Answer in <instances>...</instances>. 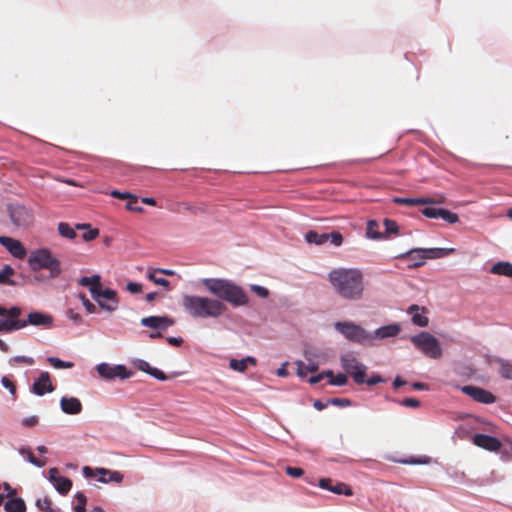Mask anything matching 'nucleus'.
<instances>
[{"instance_id":"4be33fe9","label":"nucleus","mask_w":512,"mask_h":512,"mask_svg":"<svg viewBox=\"0 0 512 512\" xmlns=\"http://www.w3.org/2000/svg\"><path fill=\"white\" fill-rule=\"evenodd\" d=\"M79 285L88 287L92 297L98 295V290L101 288V277L99 275H93L91 277H82L79 279Z\"/></svg>"},{"instance_id":"423d86ee","label":"nucleus","mask_w":512,"mask_h":512,"mask_svg":"<svg viewBox=\"0 0 512 512\" xmlns=\"http://www.w3.org/2000/svg\"><path fill=\"white\" fill-rule=\"evenodd\" d=\"M341 366L357 385L364 384L367 366L353 352H347L340 357Z\"/></svg>"},{"instance_id":"ea45409f","label":"nucleus","mask_w":512,"mask_h":512,"mask_svg":"<svg viewBox=\"0 0 512 512\" xmlns=\"http://www.w3.org/2000/svg\"><path fill=\"white\" fill-rule=\"evenodd\" d=\"M15 273L10 265H5L0 271V283H8L11 276Z\"/></svg>"},{"instance_id":"4468645a","label":"nucleus","mask_w":512,"mask_h":512,"mask_svg":"<svg viewBox=\"0 0 512 512\" xmlns=\"http://www.w3.org/2000/svg\"><path fill=\"white\" fill-rule=\"evenodd\" d=\"M0 244L15 258L24 259L27 255V250L21 241L9 237L0 236Z\"/></svg>"},{"instance_id":"c9c22d12","label":"nucleus","mask_w":512,"mask_h":512,"mask_svg":"<svg viewBox=\"0 0 512 512\" xmlns=\"http://www.w3.org/2000/svg\"><path fill=\"white\" fill-rule=\"evenodd\" d=\"M438 215H439V218H441L442 220H444L450 224H455L459 221L458 214L451 212L444 208H440V212Z\"/></svg>"},{"instance_id":"20e7f679","label":"nucleus","mask_w":512,"mask_h":512,"mask_svg":"<svg viewBox=\"0 0 512 512\" xmlns=\"http://www.w3.org/2000/svg\"><path fill=\"white\" fill-rule=\"evenodd\" d=\"M28 264L33 271L48 270L52 278L58 277L62 272L60 261L47 248L32 251L28 258Z\"/></svg>"},{"instance_id":"0eeeda50","label":"nucleus","mask_w":512,"mask_h":512,"mask_svg":"<svg viewBox=\"0 0 512 512\" xmlns=\"http://www.w3.org/2000/svg\"><path fill=\"white\" fill-rule=\"evenodd\" d=\"M22 314L21 308L14 306L10 309L0 305V332L10 333L16 330L23 329L27 326V322L19 319Z\"/></svg>"},{"instance_id":"a878e982","label":"nucleus","mask_w":512,"mask_h":512,"mask_svg":"<svg viewBox=\"0 0 512 512\" xmlns=\"http://www.w3.org/2000/svg\"><path fill=\"white\" fill-rule=\"evenodd\" d=\"M248 364L256 365V359L251 356H248V357L240 359V360L231 359L229 362V367L232 370H235L238 372H244L247 369Z\"/></svg>"},{"instance_id":"9d476101","label":"nucleus","mask_w":512,"mask_h":512,"mask_svg":"<svg viewBox=\"0 0 512 512\" xmlns=\"http://www.w3.org/2000/svg\"><path fill=\"white\" fill-rule=\"evenodd\" d=\"M96 370L106 380H113L115 378L124 380L130 378L133 374L124 365H110L108 363L97 365Z\"/></svg>"},{"instance_id":"a18cd8bd","label":"nucleus","mask_w":512,"mask_h":512,"mask_svg":"<svg viewBox=\"0 0 512 512\" xmlns=\"http://www.w3.org/2000/svg\"><path fill=\"white\" fill-rule=\"evenodd\" d=\"M385 232L387 234H397L398 233V225L395 221L391 219L384 220Z\"/></svg>"},{"instance_id":"e2e57ef3","label":"nucleus","mask_w":512,"mask_h":512,"mask_svg":"<svg viewBox=\"0 0 512 512\" xmlns=\"http://www.w3.org/2000/svg\"><path fill=\"white\" fill-rule=\"evenodd\" d=\"M150 375L158 380H161V381H165L167 379V376L165 375V373L163 371H161L157 368H154V367H152Z\"/></svg>"},{"instance_id":"b1692460","label":"nucleus","mask_w":512,"mask_h":512,"mask_svg":"<svg viewBox=\"0 0 512 512\" xmlns=\"http://www.w3.org/2000/svg\"><path fill=\"white\" fill-rule=\"evenodd\" d=\"M400 331H401V326L397 323H393V324H389V325L382 326V327L378 328L375 331L374 336H372V337L379 338V339L390 338V337H394V336L398 335Z\"/></svg>"},{"instance_id":"f257e3e1","label":"nucleus","mask_w":512,"mask_h":512,"mask_svg":"<svg viewBox=\"0 0 512 512\" xmlns=\"http://www.w3.org/2000/svg\"><path fill=\"white\" fill-rule=\"evenodd\" d=\"M201 284L216 298L197 295H184L182 305L193 318H219L228 310L222 302L238 307L248 303V296L242 287L223 278H204Z\"/></svg>"},{"instance_id":"338daca9","label":"nucleus","mask_w":512,"mask_h":512,"mask_svg":"<svg viewBox=\"0 0 512 512\" xmlns=\"http://www.w3.org/2000/svg\"><path fill=\"white\" fill-rule=\"evenodd\" d=\"M38 423V417L37 416H31L28 418H25L22 420V424L26 427H32L35 426Z\"/></svg>"},{"instance_id":"393cba45","label":"nucleus","mask_w":512,"mask_h":512,"mask_svg":"<svg viewBox=\"0 0 512 512\" xmlns=\"http://www.w3.org/2000/svg\"><path fill=\"white\" fill-rule=\"evenodd\" d=\"M4 510L6 512H25L26 504L22 498L10 496L4 503Z\"/></svg>"},{"instance_id":"5701e85b","label":"nucleus","mask_w":512,"mask_h":512,"mask_svg":"<svg viewBox=\"0 0 512 512\" xmlns=\"http://www.w3.org/2000/svg\"><path fill=\"white\" fill-rule=\"evenodd\" d=\"M491 364L497 366L498 373L502 378L511 380L512 379V362L502 358H494L491 360Z\"/></svg>"},{"instance_id":"4d7b16f0","label":"nucleus","mask_w":512,"mask_h":512,"mask_svg":"<svg viewBox=\"0 0 512 512\" xmlns=\"http://www.w3.org/2000/svg\"><path fill=\"white\" fill-rule=\"evenodd\" d=\"M111 196H113L114 198H117V199L129 201L131 199V197H134L135 195L128 193V192H120L118 190H113L111 192Z\"/></svg>"},{"instance_id":"680f3d73","label":"nucleus","mask_w":512,"mask_h":512,"mask_svg":"<svg viewBox=\"0 0 512 512\" xmlns=\"http://www.w3.org/2000/svg\"><path fill=\"white\" fill-rule=\"evenodd\" d=\"M126 289L133 294L140 293L142 291V285L136 282H128Z\"/></svg>"},{"instance_id":"13d9d810","label":"nucleus","mask_w":512,"mask_h":512,"mask_svg":"<svg viewBox=\"0 0 512 512\" xmlns=\"http://www.w3.org/2000/svg\"><path fill=\"white\" fill-rule=\"evenodd\" d=\"M66 315L75 324H80L82 321L81 315L79 313L75 312L73 309H68L66 312Z\"/></svg>"},{"instance_id":"1a4fd4ad","label":"nucleus","mask_w":512,"mask_h":512,"mask_svg":"<svg viewBox=\"0 0 512 512\" xmlns=\"http://www.w3.org/2000/svg\"><path fill=\"white\" fill-rule=\"evenodd\" d=\"M7 213L12 224L17 228H28L34 223V212L22 204H9Z\"/></svg>"},{"instance_id":"de8ad7c7","label":"nucleus","mask_w":512,"mask_h":512,"mask_svg":"<svg viewBox=\"0 0 512 512\" xmlns=\"http://www.w3.org/2000/svg\"><path fill=\"white\" fill-rule=\"evenodd\" d=\"M184 209L194 215L204 214L207 212V209L205 206H195V205H190V204H184Z\"/></svg>"},{"instance_id":"8fccbe9b","label":"nucleus","mask_w":512,"mask_h":512,"mask_svg":"<svg viewBox=\"0 0 512 512\" xmlns=\"http://www.w3.org/2000/svg\"><path fill=\"white\" fill-rule=\"evenodd\" d=\"M1 383L2 385L7 388L9 390V392L15 396L16 394V385L15 383L10 379L8 378L7 376H3L2 379H1Z\"/></svg>"},{"instance_id":"72a5a7b5","label":"nucleus","mask_w":512,"mask_h":512,"mask_svg":"<svg viewBox=\"0 0 512 512\" xmlns=\"http://www.w3.org/2000/svg\"><path fill=\"white\" fill-rule=\"evenodd\" d=\"M366 235L371 239H380L382 234L379 232V224L375 220H369L366 228Z\"/></svg>"},{"instance_id":"f03ea898","label":"nucleus","mask_w":512,"mask_h":512,"mask_svg":"<svg viewBox=\"0 0 512 512\" xmlns=\"http://www.w3.org/2000/svg\"><path fill=\"white\" fill-rule=\"evenodd\" d=\"M328 280L341 298L350 301L363 297L365 283L364 274L358 268H336L329 272Z\"/></svg>"},{"instance_id":"c756f323","label":"nucleus","mask_w":512,"mask_h":512,"mask_svg":"<svg viewBox=\"0 0 512 512\" xmlns=\"http://www.w3.org/2000/svg\"><path fill=\"white\" fill-rule=\"evenodd\" d=\"M57 229H58V233L63 238L73 240L77 236L76 231H75L76 228L71 227L70 224H68L66 222L58 223Z\"/></svg>"},{"instance_id":"774afa93","label":"nucleus","mask_w":512,"mask_h":512,"mask_svg":"<svg viewBox=\"0 0 512 512\" xmlns=\"http://www.w3.org/2000/svg\"><path fill=\"white\" fill-rule=\"evenodd\" d=\"M166 341L172 346H181L183 339L181 337H167Z\"/></svg>"},{"instance_id":"0e129e2a","label":"nucleus","mask_w":512,"mask_h":512,"mask_svg":"<svg viewBox=\"0 0 512 512\" xmlns=\"http://www.w3.org/2000/svg\"><path fill=\"white\" fill-rule=\"evenodd\" d=\"M416 202H417V205H426V204H433V203H442L443 201L442 200L435 201L432 198L421 197V198H416Z\"/></svg>"},{"instance_id":"2eb2a0df","label":"nucleus","mask_w":512,"mask_h":512,"mask_svg":"<svg viewBox=\"0 0 512 512\" xmlns=\"http://www.w3.org/2000/svg\"><path fill=\"white\" fill-rule=\"evenodd\" d=\"M48 474L49 481L61 495H66L71 490L72 481L67 477L61 476L57 468H50Z\"/></svg>"},{"instance_id":"7ed1b4c3","label":"nucleus","mask_w":512,"mask_h":512,"mask_svg":"<svg viewBox=\"0 0 512 512\" xmlns=\"http://www.w3.org/2000/svg\"><path fill=\"white\" fill-rule=\"evenodd\" d=\"M454 252L453 248H415L400 254L399 259L407 262L408 268L423 266L427 259H436Z\"/></svg>"},{"instance_id":"9b49d317","label":"nucleus","mask_w":512,"mask_h":512,"mask_svg":"<svg viewBox=\"0 0 512 512\" xmlns=\"http://www.w3.org/2000/svg\"><path fill=\"white\" fill-rule=\"evenodd\" d=\"M99 305V307L108 312H113L118 308V298L116 291L112 289L99 288L98 295L92 297Z\"/></svg>"},{"instance_id":"5fc2aeb1","label":"nucleus","mask_w":512,"mask_h":512,"mask_svg":"<svg viewBox=\"0 0 512 512\" xmlns=\"http://www.w3.org/2000/svg\"><path fill=\"white\" fill-rule=\"evenodd\" d=\"M400 404L405 407L418 408L420 406V401L415 398H405L400 402Z\"/></svg>"},{"instance_id":"052dcab7","label":"nucleus","mask_w":512,"mask_h":512,"mask_svg":"<svg viewBox=\"0 0 512 512\" xmlns=\"http://www.w3.org/2000/svg\"><path fill=\"white\" fill-rule=\"evenodd\" d=\"M319 487L322 489H326L331 492L333 487V481L331 478H321L318 483Z\"/></svg>"},{"instance_id":"2f4dec72","label":"nucleus","mask_w":512,"mask_h":512,"mask_svg":"<svg viewBox=\"0 0 512 512\" xmlns=\"http://www.w3.org/2000/svg\"><path fill=\"white\" fill-rule=\"evenodd\" d=\"M16 489L12 488L8 483L0 484V506L3 505L10 498L16 496Z\"/></svg>"},{"instance_id":"412c9836","label":"nucleus","mask_w":512,"mask_h":512,"mask_svg":"<svg viewBox=\"0 0 512 512\" xmlns=\"http://www.w3.org/2000/svg\"><path fill=\"white\" fill-rule=\"evenodd\" d=\"M426 312V309L420 308L418 305H411L408 308V313L412 315V322L413 324L419 326V327H426L429 323V319L427 316L424 315Z\"/></svg>"},{"instance_id":"f8f14e48","label":"nucleus","mask_w":512,"mask_h":512,"mask_svg":"<svg viewBox=\"0 0 512 512\" xmlns=\"http://www.w3.org/2000/svg\"><path fill=\"white\" fill-rule=\"evenodd\" d=\"M83 473L86 477H98V481L102 483L116 482L120 483L123 480V475L118 471H111L105 468H96L95 471L86 466L83 469Z\"/></svg>"},{"instance_id":"bf43d9fd","label":"nucleus","mask_w":512,"mask_h":512,"mask_svg":"<svg viewBox=\"0 0 512 512\" xmlns=\"http://www.w3.org/2000/svg\"><path fill=\"white\" fill-rule=\"evenodd\" d=\"M384 382V379L379 374H373L370 378L365 377V382L369 386L376 385L378 383Z\"/></svg>"},{"instance_id":"6e6d98bb","label":"nucleus","mask_w":512,"mask_h":512,"mask_svg":"<svg viewBox=\"0 0 512 512\" xmlns=\"http://www.w3.org/2000/svg\"><path fill=\"white\" fill-rule=\"evenodd\" d=\"M394 202L401 205H407V206H416V198H401L397 197L394 199Z\"/></svg>"},{"instance_id":"e433bc0d","label":"nucleus","mask_w":512,"mask_h":512,"mask_svg":"<svg viewBox=\"0 0 512 512\" xmlns=\"http://www.w3.org/2000/svg\"><path fill=\"white\" fill-rule=\"evenodd\" d=\"M156 273L157 271H155V269H153L152 271H150L147 275V278L149 280H151L154 284L156 285H160V286H163L165 287L167 290L170 289V283L168 280H166L165 278H161V277H156Z\"/></svg>"},{"instance_id":"6e6552de","label":"nucleus","mask_w":512,"mask_h":512,"mask_svg":"<svg viewBox=\"0 0 512 512\" xmlns=\"http://www.w3.org/2000/svg\"><path fill=\"white\" fill-rule=\"evenodd\" d=\"M334 328L352 342L364 344L373 339L364 328L353 322L339 321L334 324Z\"/></svg>"},{"instance_id":"79ce46f5","label":"nucleus","mask_w":512,"mask_h":512,"mask_svg":"<svg viewBox=\"0 0 512 512\" xmlns=\"http://www.w3.org/2000/svg\"><path fill=\"white\" fill-rule=\"evenodd\" d=\"M348 382V377L346 374H343V373H338L336 375H334V377H332L331 380H329V383L331 385H335V386H343L345 384H347Z\"/></svg>"},{"instance_id":"cd10ccee","label":"nucleus","mask_w":512,"mask_h":512,"mask_svg":"<svg viewBox=\"0 0 512 512\" xmlns=\"http://www.w3.org/2000/svg\"><path fill=\"white\" fill-rule=\"evenodd\" d=\"M491 273L512 277V264L509 262H498L492 266Z\"/></svg>"},{"instance_id":"f704fd0d","label":"nucleus","mask_w":512,"mask_h":512,"mask_svg":"<svg viewBox=\"0 0 512 512\" xmlns=\"http://www.w3.org/2000/svg\"><path fill=\"white\" fill-rule=\"evenodd\" d=\"M331 492L337 495H346V496H352L353 491L352 489L343 482H337L335 485H333Z\"/></svg>"},{"instance_id":"473e14b6","label":"nucleus","mask_w":512,"mask_h":512,"mask_svg":"<svg viewBox=\"0 0 512 512\" xmlns=\"http://www.w3.org/2000/svg\"><path fill=\"white\" fill-rule=\"evenodd\" d=\"M19 452L34 466L43 467L46 465V460L36 458L29 448H21Z\"/></svg>"},{"instance_id":"a211bd4d","label":"nucleus","mask_w":512,"mask_h":512,"mask_svg":"<svg viewBox=\"0 0 512 512\" xmlns=\"http://www.w3.org/2000/svg\"><path fill=\"white\" fill-rule=\"evenodd\" d=\"M54 390L50 374L48 372H41L39 377L32 385V392L38 396H43L46 393H51Z\"/></svg>"},{"instance_id":"ddd939ff","label":"nucleus","mask_w":512,"mask_h":512,"mask_svg":"<svg viewBox=\"0 0 512 512\" xmlns=\"http://www.w3.org/2000/svg\"><path fill=\"white\" fill-rule=\"evenodd\" d=\"M461 391L479 403L492 404L497 400L493 393L478 386L466 385L461 388Z\"/></svg>"},{"instance_id":"f3484780","label":"nucleus","mask_w":512,"mask_h":512,"mask_svg":"<svg viewBox=\"0 0 512 512\" xmlns=\"http://www.w3.org/2000/svg\"><path fill=\"white\" fill-rule=\"evenodd\" d=\"M473 443L485 450L496 452L501 448V442L496 437L486 434H475L473 437Z\"/></svg>"},{"instance_id":"c03bdc74","label":"nucleus","mask_w":512,"mask_h":512,"mask_svg":"<svg viewBox=\"0 0 512 512\" xmlns=\"http://www.w3.org/2000/svg\"><path fill=\"white\" fill-rule=\"evenodd\" d=\"M137 203L138 197L135 195L134 197H131L129 201H127L126 209L133 212H142L143 208L141 206H138Z\"/></svg>"},{"instance_id":"6ab92c4d","label":"nucleus","mask_w":512,"mask_h":512,"mask_svg":"<svg viewBox=\"0 0 512 512\" xmlns=\"http://www.w3.org/2000/svg\"><path fill=\"white\" fill-rule=\"evenodd\" d=\"M60 407L66 414L76 415L82 411V403L76 397H62L60 400Z\"/></svg>"},{"instance_id":"37998d69","label":"nucleus","mask_w":512,"mask_h":512,"mask_svg":"<svg viewBox=\"0 0 512 512\" xmlns=\"http://www.w3.org/2000/svg\"><path fill=\"white\" fill-rule=\"evenodd\" d=\"M327 237L328 240H330V242L336 247L341 246L343 243V236L338 231L327 233Z\"/></svg>"},{"instance_id":"69168bd1","label":"nucleus","mask_w":512,"mask_h":512,"mask_svg":"<svg viewBox=\"0 0 512 512\" xmlns=\"http://www.w3.org/2000/svg\"><path fill=\"white\" fill-rule=\"evenodd\" d=\"M137 367L139 370H141L149 375L152 370V367L150 366V364L144 360H140Z\"/></svg>"},{"instance_id":"09e8293b","label":"nucleus","mask_w":512,"mask_h":512,"mask_svg":"<svg viewBox=\"0 0 512 512\" xmlns=\"http://www.w3.org/2000/svg\"><path fill=\"white\" fill-rule=\"evenodd\" d=\"M285 472L290 477H293V478H299V477L304 475V470L302 468H299V467L287 466L285 468Z\"/></svg>"},{"instance_id":"603ef678","label":"nucleus","mask_w":512,"mask_h":512,"mask_svg":"<svg viewBox=\"0 0 512 512\" xmlns=\"http://www.w3.org/2000/svg\"><path fill=\"white\" fill-rule=\"evenodd\" d=\"M80 299L88 313L92 314L96 312V306L93 303H91L84 294L80 295Z\"/></svg>"},{"instance_id":"49530a36","label":"nucleus","mask_w":512,"mask_h":512,"mask_svg":"<svg viewBox=\"0 0 512 512\" xmlns=\"http://www.w3.org/2000/svg\"><path fill=\"white\" fill-rule=\"evenodd\" d=\"M439 212H440V208H435V207H425L424 209H422V214L425 217L431 218V219H438Z\"/></svg>"},{"instance_id":"c85d7f7f","label":"nucleus","mask_w":512,"mask_h":512,"mask_svg":"<svg viewBox=\"0 0 512 512\" xmlns=\"http://www.w3.org/2000/svg\"><path fill=\"white\" fill-rule=\"evenodd\" d=\"M305 239L308 243L315 245H322L328 241L327 233L319 234L313 230H310L305 234Z\"/></svg>"},{"instance_id":"3c124183","label":"nucleus","mask_w":512,"mask_h":512,"mask_svg":"<svg viewBox=\"0 0 512 512\" xmlns=\"http://www.w3.org/2000/svg\"><path fill=\"white\" fill-rule=\"evenodd\" d=\"M328 403L339 407H347L351 405V401L347 398H332L328 400Z\"/></svg>"},{"instance_id":"864d4df0","label":"nucleus","mask_w":512,"mask_h":512,"mask_svg":"<svg viewBox=\"0 0 512 512\" xmlns=\"http://www.w3.org/2000/svg\"><path fill=\"white\" fill-rule=\"evenodd\" d=\"M251 290L261 298H266L269 295L268 289L259 285H252Z\"/></svg>"},{"instance_id":"dca6fc26","label":"nucleus","mask_w":512,"mask_h":512,"mask_svg":"<svg viewBox=\"0 0 512 512\" xmlns=\"http://www.w3.org/2000/svg\"><path fill=\"white\" fill-rule=\"evenodd\" d=\"M174 323L175 321L167 316H149L141 319V325L160 331H165Z\"/></svg>"},{"instance_id":"7c9ffc66","label":"nucleus","mask_w":512,"mask_h":512,"mask_svg":"<svg viewBox=\"0 0 512 512\" xmlns=\"http://www.w3.org/2000/svg\"><path fill=\"white\" fill-rule=\"evenodd\" d=\"M36 507L43 512H58V508H53L52 500L49 496L39 498L35 502Z\"/></svg>"},{"instance_id":"39448f33","label":"nucleus","mask_w":512,"mask_h":512,"mask_svg":"<svg viewBox=\"0 0 512 512\" xmlns=\"http://www.w3.org/2000/svg\"><path fill=\"white\" fill-rule=\"evenodd\" d=\"M413 345L419 349L423 354L432 359H438L442 355V349L439 341L429 332H420L411 337Z\"/></svg>"},{"instance_id":"4c0bfd02","label":"nucleus","mask_w":512,"mask_h":512,"mask_svg":"<svg viewBox=\"0 0 512 512\" xmlns=\"http://www.w3.org/2000/svg\"><path fill=\"white\" fill-rule=\"evenodd\" d=\"M47 361L56 369H66L74 366V363L63 361L57 357H49Z\"/></svg>"},{"instance_id":"bb28decb","label":"nucleus","mask_w":512,"mask_h":512,"mask_svg":"<svg viewBox=\"0 0 512 512\" xmlns=\"http://www.w3.org/2000/svg\"><path fill=\"white\" fill-rule=\"evenodd\" d=\"M75 228L78 230H84V233L82 234L84 241H92L99 235V230L97 228H92L90 224H77Z\"/></svg>"},{"instance_id":"aec40b11","label":"nucleus","mask_w":512,"mask_h":512,"mask_svg":"<svg viewBox=\"0 0 512 512\" xmlns=\"http://www.w3.org/2000/svg\"><path fill=\"white\" fill-rule=\"evenodd\" d=\"M24 321L27 322V325L49 328L52 326L53 318L42 312H31L28 314L27 320Z\"/></svg>"},{"instance_id":"58836bf2","label":"nucleus","mask_w":512,"mask_h":512,"mask_svg":"<svg viewBox=\"0 0 512 512\" xmlns=\"http://www.w3.org/2000/svg\"><path fill=\"white\" fill-rule=\"evenodd\" d=\"M75 498L77 500V504L74 506V511L75 512H86V503H87L86 496L83 493L78 492V493H76Z\"/></svg>"},{"instance_id":"a19ab883","label":"nucleus","mask_w":512,"mask_h":512,"mask_svg":"<svg viewBox=\"0 0 512 512\" xmlns=\"http://www.w3.org/2000/svg\"><path fill=\"white\" fill-rule=\"evenodd\" d=\"M10 364H24V365H33L34 359L27 356H15L9 360Z\"/></svg>"}]
</instances>
